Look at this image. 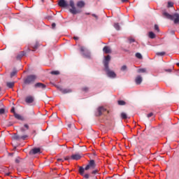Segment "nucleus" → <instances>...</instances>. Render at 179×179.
Returning <instances> with one entry per match:
<instances>
[{"mask_svg": "<svg viewBox=\"0 0 179 179\" xmlns=\"http://www.w3.org/2000/svg\"><path fill=\"white\" fill-rule=\"evenodd\" d=\"M80 50L84 58H92V55L90 54V52L87 50V49H86L85 47L81 46L80 48Z\"/></svg>", "mask_w": 179, "mask_h": 179, "instance_id": "3", "label": "nucleus"}, {"mask_svg": "<svg viewBox=\"0 0 179 179\" xmlns=\"http://www.w3.org/2000/svg\"><path fill=\"white\" fill-rule=\"evenodd\" d=\"M82 159V155L79 154H73L71 156H67L64 158V160H68L69 162L71 160H80Z\"/></svg>", "mask_w": 179, "mask_h": 179, "instance_id": "4", "label": "nucleus"}, {"mask_svg": "<svg viewBox=\"0 0 179 179\" xmlns=\"http://www.w3.org/2000/svg\"><path fill=\"white\" fill-rule=\"evenodd\" d=\"M40 148H34L29 152V155H37V153H40Z\"/></svg>", "mask_w": 179, "mask_h": 179, "instance_id": "16", "label": "nucleus"}, {"mask_svg": "<svg viewBox=\"0 0 179 179\" xmlns=\"http://www.w3.org/2000/svg\"><path fill=\"white\" fill-rule=\"evenodd\" d=\"M25 101L26 103H27V104H31V103H33L34 101V98H33V96H27L25 99Z\"/></svg>", "mask_w": 179, "mask_h": 179, "instance_id": "14", "label": "nucleus"}, {"mask_svg": "<svg viewBox=\"0 0 179 179\" xmlns=\"http://www.w3.org/2000/svg\"><path fill=\"white\" fill-rule=\"evenodd\" d=\"M6 86L9 89H12L15 86V82H8L6 83Z\"/></svg>", "mask_w": 179, "mask_h": 179, "instance_id": "20", "label": "nucleus"}, {"mask_svg": "<svg viewBox=\"0 0 179 179\" xmlns=\"http://www.w3.org/2000/svg\"><path fill=\"white\" fill-rule=\"evenodd\" d=\"M85 15H90V13H85Z\"/></svg>", "mask_w": 179, "mask_h": 179, "instance_id": "52", "label": "nucleus"}, {"mask_svg": "<svg viewBox=\"0 0 179 179\" xmlns=\"http://www.w3.org/2000/svg\"><path fill=\"white\" fill-rule=\"evenodd\" d=\"M73 39H74V40H79V38H78V36H74V37H73Z\"/></svg>", "mask_w": 179, "mask_h": 179, "instance_id": "50", "label": "nucleus"}, {"mask_svg": "<svg viewBox=\"0 0 179 179\" xmlns=\"http://www.w3.org/2000/svg\"><path fill=\"white\" fill-rule=\"evenodd\" d=\"M92 16H93V17H95V19L98 20L99 17L97 15H96V14H92Z\"/></svg>", "mask_w": 179, "mask_h": 179, "instance_id": "45", "label": "nucleus"}, {"mask_svg": "<svg viewBox=\"0 0 179 179\" xmlns=\"http://www.w3.org/2000/svg\"><path fill=\"white\" fill-rule=\"evenodd\" d=\"M14 116L17 120H22V116L17 113H15Z\"/></svg>", "mask_w": 179, "mask_h": 179, "instance_id": "28", "label": "nucleus"}, {"mask_svg": "<svg viewBox=\"0 0 179 179\" xmlns=\"http://www.w3.org/2000/svg\"><path fill=\"white\" fill-rule=\"evenodd\" d=\"M0 91H1V88H0Z\"/></svg>", "mask_w": 179, "mask_h": 179, "instance_id": "56", "label": "nucleus"}, {"mask_svg": "<svg viewBox=\"0 0 179 179\" xmlns=\"http://www.w3.org/2000/svg\"><path fill=\"white\" fill-rule=\"evenodd\" d=\"M94 169H96V162H94V160L91 159L89 162V164L85 166V170H93Z\"/></svg>", "mask_w": 179, "mask_h": 179, "instance_id": "5", "label": "nucleus"}, {"mask_svg": "<svg viewBox=\"0 0 179 179\" xmlns=\"http://www.w3.org/2000/svg\"><path fill=\"white\" fill-rule=\"evenodd\" d=\"M82 90H83V92H88L89 91V88L87 87H85Z\"/></svg>", "mask_w": 179, "mask_h": 179, "instance_id": "39", "label": "nucleus"}, {"mask_svg": "<svg viewBox=\"0 0 179 179\" xmlns=\"http://www.w3.org/2000/svg\"><path fill=\"white\" fill-rule=\"evenodd\" d=\"M110 59L111 57L110 55L105 57V59L103 61V65L105 68H108V64H110Z\"/></svg>", "mask_w": 179, "mask_h": 179, "instance_id": "10", "label": "nucleus"}, {"mask_svg": "<svg viewBox=\"0 0 179 179\" xmlns=\"http://www.w3.org/2000/svg\"><path fill=\"white\" fill-rule=\"evenodd\" d=\"M16 163H19V160L16 159L15 160Z\"/></svg>", "mask_w": 179, "mask_h": 179, "instance_id": "53", "label": "nucleus"}, {"mask_svg": "<svg viewBox=\"0 0 179 179\" xmlns=\"http://www.w3.org/2000/svg\"><path fill=\"white\" fill-rule=\"evenodd\" d=\"M172 16H173V20L175 24H178V23H179V14L175 13Z\"/></svg>", "mask_w": 179, "mask_h": 179, "instance_id": "13", "label": "nucleus"}, {"mask_svg": "<svg viewBox=\"0 0 179 179\" xmlns=\"http://www.w3.org/2000/svg\"><path fill=\"white\" fill-rule=\"evenodd\" d=\"M10 112L13 113L14 115L16 114V112H15V108H13V107L11 108Z\"/></svg>", "mask_w": 179, "mask_h": 179, "instance_id": "44", "label": "nucleus"}, {"mask_svg": "<svg viewBox=\"0 0 179 179\" xmlns=\"http://www.w3.org/2000/svg\"><path fill=\"white\" fill-rule=\"evenodd\" d=\"M57 162H64V159L59 158V159H57Z\"/></svg>", "mask_w": 179, "mask_h": 179, "instance_id": "49", "label": "nucleus"}, {"mask_svg": "<svg viewBox=\"0 0 179 179\" xmlns=\"http://www.w3.org/2000/svg\"><path fill=\"white\" fill-rule=\"evenodd\" d=\"M26 130L24 129V127H21L20 128V131L21 132H24Z\"/></svg>", "mask_w": 179, "mask_h": 179, "instance_id": "46", "label": "nucleus"}, {"mask_svg": "<svg viewBox=\"0 0 179 179\" xmlns=\"http://www.w3.org/2000/svg\"><path fill=\"white\" fill-rule=\"evenodd\" d=\"M148 118H150V117H153V113H148L147 115Z\"/></svg>", "mask_w": 179, "mask_h": 179, "instance_id": "40", "label": "nucleus"}, {"mask_svg": "<svg viewBox=\"0 0 179 179\" xmlns=\"http://www.w3.org/2000/svg\"><path fill=\"white\" fill-rule=\"evenodd\" d=\"M33 50H37L38 48V42H36L34 46H32Z\"/></svg>", "mask_w": 179, "mask_h": 179, "instance_id": "31", "label": "nucleus"}, {"mask_svg": "<svg viewBox=\"0 0 179 179\" xmlns=\"http://www.w3.org/2000/svg\"><path fill=\"white\" fill-rule=\"evenodd\" d=\"M97 173H99V171L97 169L96 170H94L92 172V174H97Z\"/></svg>", "mask_w": 179, "mask_h": 179, "instance_id": "41", "label": "nucleus"}, {"mask_svg": "<svg viewBox=\"0 0 179 179\" xmlns=\"http://www.w3.org/2000/svg\"><path fill=\"white\" fill-rule=\"evenodd\" d=\"M105 71H106V75H108V78H111L113 79L117 78V74H115V72L110 70L109 67L105 68Z\"/></svg>", "mask_w": 179, "mask_h": 179, "instance_id": "6", "label": "nucleus"}, {"mask_svg": "<svg viewBox=\"0 0 179 179\" xmlns=\"http://www.w3.org/2000/svg\"><path fill=\"white\" fill-rule=\"evenodd\" d=\"M5 114V109L0 108V115Z\"/></svg>", "mask_w": 179, "mask_h": 179, "instance_id": "38", "label": "nucleus"}, {"mask_svg": "<svg viewBox=\"0 0 179 179\" xmlns=\"http://www.w3.org/2000/svg\"><path fill=\"white\" fill-rule=\"evenodd\" d=\"M16 73H17V71H13L10 73L11 78H13V76H15V75H16Z\"/></svg>", "mask_w": 179, "mask_h": 179, "instance_id": "35", "label": "nucleus"}, {"mask_svg": "<svg viewBox=\"0 0 179 179\" xmlns=\"http://www.w3.org/2000/svg\"><path fill=\"white\" fill-rule=\"evenodd\" d=\"M36 79H37V76L29 75L24 80V83L25 85H31V83H34Z\"/></svg>", "mask_w": 179, "mask_h": 179, "instance_id": "2", "label": "nucleus"}, {"mask_svg": "<svg viewBox=\"0 0 179 179\" xmlns=\"http://www.w3.org/2000/svg\"><path fill=\"white\" fill-rule=\"evenodd\" d=\"M42 2H44V0H42Z\"/></svg>", "mask_w": 179, "mask_h": 179, "instance_id": "55", "label": "nucleus"}, {"mask_svg": "<svg viewBox=\"0 0 179 179\" xmlns=\"http://www.w3.org/2000/svg\"><path fill=\"white\" fill-rule=\"evenodd\" d=\"M105 111H107V109H106V108L103 106L99 107L96 113V117H100V115H102Z\"/></svg>", "mask_w": 179, "mask_h": 179, "instance_id": "9", "label": "nucleus"}, {"mask_svg": "<svg viewBox=\"0 0 179 179\" xmlns=\"http://www.w3.org/2000/svg\"><path fill=\"white\" fill-rule=\"evenodd\" d=\"M136 57L138 59H142V55L141 53H136Z\"/></svg>", "mask_w": 179, "mask_h": 179, "instance_id": "33", "label": "nucleus"}, {"mask_svg": "<svg viewBox=\"0 0 179 179\" xmlns=\"http://www.w3.org/2000/svg\"><path fill=\"white\" fill-rule=\"evenodd\" d=\"M85 178H89L90 177V175H89V173H86L85 175H84Z\"/></svg>", "mask_w": 179, "mask_h": 179, "instance_id": "42", "label": "nucleus"}, {"mask_svg": "<svg viewBox=\"0 0 179 179\" xmlns=\"http://www.w3.org/2000/svg\"><path fill=\"white\" fill-rule=\"evenodd\" d=\"M85 5H86V3L83 1H79L77 2V4H76L77 8H80V9L82 8H85Z\"/></svg>", "mask_w": 179, "mask_h": 179, "instance_id": "15", "label": "nucleus"}, {"mask_svg": "<svg viewBox=\"0 0 179 179\" xmlns=\"http://www.w3.org/2000/svg\"><path fill=\"white\" fill-rule=\"evenodd\" d=\"M164 17H166V19H169L170 20H173V15L169 14L167 12H164L162 13Z\"/></svg>", "mask_w": 179, "mask_h": 179, "instance_id": "18", "label": "nucleus"}, {"mask_svg": "<svg viewBox=\"0 0 179 179\" xmlns=\"http://www.w3.org/2000/svg\"><path fill=\"white\" fill-rule=\"evenodd\" d=\"M58 5L59 6H60V8H68L69 6L68 3L65 0H59L58 2Z\"/></svg>", "mask_w": 179, "mask_h": 179, "instance_id": "11", "label": "nucleus"}, {"mask_svg": "<svg viewBox=\"0 0 179 179\" xmlns=\"http://www.w3.org/2000/svg\"><path fill=\"white\" fill-rule=\"evenodd\" d=\"M113 26H114L115 29H116V30H120V24L115 23Z\"/></svg>", "mask_w": 179, "mask_h": 179, "instance_id": "27", "label": "nucleus"}, {"mask_svg": "<svg viewBox=\"0 0 179 179\" xmlns=\"http://www.w3.org/2000/svg\"><path fill=\"white\" fill-rule=\"evenodd\" d=\"M178 66H179V63L177 64Z\"/></svg>", "mask_w": 179, "mask_h": 179, "instance_id": "54", "label": "nucleus"}, {"mask_svg": "<svg viewBox=\"0 0 179 179\" xmlns=\"http://www.w3.org/2000/svg\"><path fill=\"white\" fill-rule=\"evenodd\" d=\"M51 75H59V71H52L50 72Z\"/></svg>", "mask_w": 179, "mask_h": 179, "instance_id": "30", "label": "nucleus"}, {"mask_svg": "<svg viewBox=\"0 0 179 179\" xmlns=\"http://www.w3.org/2000/svg\"><path fill=\"white\" fill-rule=\"evenodd\" d=\"M129 43H130V44L135 43V39L134 38H129Z\"/></svg>", "mask_w": 179, "mask_h": 179, "instance_id": "34", "label": "nucleus"}, {"mask_svg": "<svg viewBox=\"0 0 179 179\" xmlns=\"http://www.w3.org/2000/svg\"><path fill=\"white\" fill-rule=\"evenodd\" d=\"M157 55L163 57V55H166V52H157Z\"/></svg>", "mask_w": 179, "mask_h": 179, "instance_id": "32", "label": "nucleus"}, {"mask_svg": "<svg viewBox=\"0 0 179 179\" xmlns=\"http://www.w3.org/2000/svg\"><path fill=\"white\" fill-rule=\"evenodd\" d=\"M173 6H174V3H173L171 1H169L167 8H173Z\"/></svg>", "mask_w": 179, "mask_h": 179, "instance_id": "26", "label": "nucleus"}, {"mask_svg": "<svg viewBox=\"0 0 179 179\" xmlns=\"http://www.w3.org/2000/svg\"><path fill=\"white\" fill-rule=\"evenodd\" d=\"M24 52H20L17 55V59H22L23 57H24Z\"/></svg>", "mask_w": 179, "mask_h": 179, "instance_id": "21", "label": "nucleus"}, {"mask_svg": "<svg viewBox=\"0 0 179 179\" xmlns=\"http://www.w3.org/2000/svg\"><path fill=\"white\" fill-rule=\"evenodd\" d=\"M34 87L36 89H45V87H47V86L45 84H43L41 83H37L34 85Z\"/></svg>", "mask_w": 179, "mask_h": 179, "instance_id": "12", "label": "nucleus"}, {"mask_svg": "<svg viewBox=\"0 0 179 179\" xmlns=\"http://www.w3.org/2000/svg\"><path fill=\"white\" fill-rule=\"evenodd\" d=\"M155 30L157 31L158 32L160 31V29H159V25L157 24L155 25Z\"/></svg>", "mask_w": 179, "mask_h": 179, "instance_id": "36", "label": "nucleus"}, {"mask_svg": "<svg viewBox=\"0 0 179 179\" xmlns=\"http://www.w3.org/2000/svg\"><path fill=\"white\" fill-rule=\"evenodd\" d=\"M172 71H173V70H172L171 69H166V70H165L166 72H169V73H171Z\"/></svg>", "mask_w": 179, "mask_h": 179, "instance_id": "43", "label": "nucleus"}, {"mask_svg": "<svg viewBox=\"0 0 179 179\" xmlns=\"http://www.w3.org/2000/svg\"><path fill=\"white\" fill-rule=\"evenodd\" d=\"M69 6L71 7V8L69 9V12L70 13H72V15H77V13H80V10L76 9V7L75 6V1H73V0L69 1Z\"/></svg>", "mask_w": 179, "mask_h": 179, "instance_id": "1", "label": "nucleus"}, {"mask_svg": "<svg viewBox=\"0 0 179 179\" xmlns=\"http://www.w3.org/2000/svg\"><path fill=\"white\" fill-rule=\"evenodd\" d=\"M24 128H26V129H29V125L28 124H24Z\"/></svg>", "mask_w": 179, "mask_h": 179, "instance_id": "48", "label": "nucleus"}, {"mask_svg": "<svg viewBox=\"0 0 179 179\" xmlns=\"http://www.w3.org/2000/svg\"><path fill=\"white\" fill-rule=\"evenodd\" d=\"M103 51L105 54H111V49L110 48L109 46H105L103 48Z\"/></svg>", "mask_w": 179, "mask_h": 179, "instance_id": "19", "label": "nucleus"}, {"mask_svg": "<svg viewBox=\"0 0 179 179\" xmlns=\"http://www.w3.org/2000/svg\"><path fill=\"white\" fill-rule=\"evenodd\" d=\"M122 2L124 3V2H128V0H121Z\"/></svg>", "mask_w": 179, "mask_h": 179, "instance_id": "51", "label": "nucleus"}, {"mask_svg": "<svg viewBox=\"0 0 179 179\" xmlns=\"http://www.w3.org/2000/svg\"><path fill=\"white\" fill-rule=\"evenodd\" d=\"M55 26H57V24L55 23L52 24V29H55Z\"/></svg>", "mask_w": 179, "mask_h": 179, "instance_id": "47", "label": "nucleus"}, {"mask_svg": "<svg viewBox=\"0 0 179 179\" xmlns=\"http://www.w3.org/2000/svg\"><path fill=\"white\" fill-rule=\"evenodd\" d=\"M119 106H125L126 103L125 101H118Z\"/></svg>", "mask_w": 179, "mask_h": 179, "instance_id": "29", "label": "nucleus"}, {"mask_svg": "<svg viewBox=\"0 0 179 179\" xmlns=\"http://www.w3.org/2000/svg\"><path fill=\"white\" fill-rule=\"evenodd\" d=\"M142 80H143V78H142V76H137L136 77V79H135V83L137 84V85H141L142 83Z\"/></svg>", "mask_w": 179, "mask_h": 179, "instance_id": "17", "label": "nucleus"}, {"mask_svg": "<svg viewBox=\"0 0 179 179\" xmlns=\"http://www.w3.org/2000/svg\"><path fill=\"white\" fill-rule=\"evenodd\" d=\"M121 118H122V120H127V118H128V115H127V113H122Z\"/></svg>", "mask_w": 179, "mask_h": 179, "instance_id": "24", "label": "nucleus"}, {"mask_svg": "<svg viewBox=\"0 0 179 179\" xmlns=\"http://www.w3.org/2000/svg\"><path fill=\"white\" fill-rule=\"evenodd\" d=\"M149 37L150 38H155V37H156V35L155 34V33L150 31L149 32Z\"/></svg>", "mask_w": 179, "mask_h": 179, "instance_id": "25", "label": "nucleus"}, {"mask_svg": "<svg viewBox=\"0 0 179 179\" xmlns=\"http://www.w3.org/2000/svg\"><path fill=\"white\" fill-rule=\"evenodd\" d=\"M137 72L138 73H146L148 71H146V69H138Z\"/></svg>", "mask_w": 179, "mask_h": 179, "instance_id": "22", "label": "nucleus"}, {"mask_svg": "<svg viewBox=\"0 0 179 179\" xmlns=\"http://www.w3.org/2000/svg\"><path fill=\"white\" fill-rule=\"evenodd\" d=\"M13 138H14V139H16L17 141H26L27 139V138H29V136H27L26 134L23 135V136L15 134Z\"/></svg>", "mask_w": 179, "mask_h": 179, "instance_id": "8", "label": "nucleus"}, {"mask_svg": "<svg viewBox=\"0 0 179 179\" xmlns=\"http://www.w3.org/2000/svg\"><path fill=\"white\" fill-rule=\"evenodd\" d=\"M127 66L124 65L121 67V71H127Z\"/></svg>", "mask_w": 179, "mask_h": 179, "instance_id": "37", "label": "nucleus"}, {"mask_svg": "<svg viewBox=\"0 0 179 179\" xmlns=\"http://www.w3.org/2000/svg\"><path fill=\"white\" fill-rule=\"evenodd\" d=\"M85 170H86V169H85L83 167H82V166L79 167V173H80V176H83V174H85Z\"/></svg>", "mask_w": 179, "mask_h": 179, "instance_id": "23", "label": "nucleus"}, {"mask_svg": "<svg viewBox=\"0 0 179 179\" xmlns=\"http://www.w3.org/2000/svg\"><path fill=\"white\" fill-rule=\"evenodd\" d=\"M56 87L62 92L63 94H66V93H71L72 92V90L68 89V88H62L59 85H57Z\"/></svg>", "mask_w": 179, "mask_h": 179, "instance_id": "7", "label": "nucleus"}]
</instances>
